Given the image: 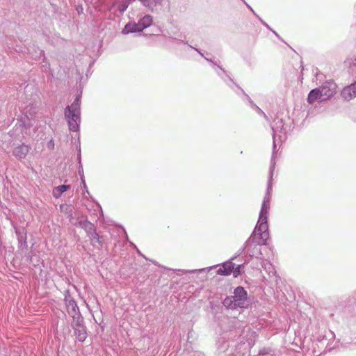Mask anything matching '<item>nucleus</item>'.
<instances>
[{
	"mask_svg": "<svg viewBox=\"0 0 356 356\" xmlns=\"http://www.w3.org/2000/svg\"><path fill=\"white\" fill-rule=\"evenodd\" d=\"M270 208L268 200L263 202L258 222L248 241L247 245L255 248L257 245H266L269 239L268 213Z\"/></svg>",
	"mask_w": 356,
	"mask_h": 356,
	"instance_id": "f257e3e1",
	"label": "nucleus"
},
{
	"mask_svg": "<svg viewBox=\"0 0 356 356\" xmlns=\"http://www.w3.org/2000/svg\"><path fill=\"white\" fill-rule=\"evenodd\" d=\"M79 100L76 99L65 111V115L67 118L70 129L76 131L78 128V120H79Z\"/></svg>",
	"mask_w": 356,
	"mask_h": 356,
	"instance_id": "f03ea898",
	"label": "nucleus"
},
{
	"mask_svg": "<svg viewBox=\"0 0 356 356\" xmlns=\"http://www.w3.org/2000/svg\"><path fill=\"white\" fill-rule=\"evenodd\" d=\"M240 268L239 265L236 267L232 261H226L219 266L217 274L227 276L232 273L236 277L241 274Z\"/></svg>",
	"mask_w": 356,
	"mask_h": 356,
	"instance_id": "7ed1b4c3",
	"label": "nucleus"
},
{
	"mask_svg": "<svg viewBox=\"0 0 356 356\" xmlns=\"http://www.w3.org/2000/svg\"><path fill=\"white\" fill-rule=\"evenodd\" d=\"M319 89L325 100H327L336 93L337 84L334 81H326Z\"/></svg>",
	"mask_w": 356,
	"mask_h": 356,
	"instance_id": "20e7f679",
	"label": "nucleus"
},
{
	"mask_svg": "<svg viewBox=\"0 0 356 356\" xmlns=\"http://www.w3.org/2000/svg\"><path fill=\"white\" fill-rule=\"evenodd\" d=\"M234 293V306L243 307V302L247 300V292L242 286H238L235 289Z\"/></svg>",
	"mask_w": 356,
	"mask_h": 356,
	"instance_id": "39448f33",
	"label": "nucleus"
},
{
	"mask_svg": "<svg viewBox=\"0 0 356 356\" xmlns=\"http://www.w3.org/2000/svg\"><path fill=\"white\" fill-rule=\"evenodd\" d=\"M325 101V99L322 95V92L318 88L312 90L307 97V102L309 104H313L316 102Z\"/></svg>",
	"mask_w": 356,
	"mask_h": 356,
	"instance_id": "423d86ee",
	"label": "nucleus"
},
{
	"mask_svg": "<svg viewBox=\"0 0 356 356\" xmlns=\"http://www.w3.org/2000/svg\"><path fill=\"white\" fill-rule=\"evenodd\" d=\"M30 147L24 144L19 145L13 151V155L18 159H24L29 152Z\"/></svg>",
	"mask_w": 356,
	"mask_h": 356,
	"instance_id": "0eeeda50",
	"label": "nucleus"
},
{
	"mask_svg": "<svg viewBox=\"0 0 356 356\" xmlns=\"http://www.w3.org/2000/svg\"><path fill=\"white\" fill-rule=\"evenodd\" d=\"M343 98L350 100L356 97V82L345 87L341 93Z\"/></svg>",
	"mask_w": 356,
	"mask_h": 356,
	"instance_id": "6e6552de",
	"label": "nucleus"
},
{
	"mask_svg": "<svg viewBox=\"0 0 356 356\" xmlns=\"http://www.w3.org/2000/svg\"><path fill=\"white\" fill-rule=\"evenodd\" d=\"M143 31L139 22H129L125 25L122 31V34H128L129 33L140 32Z\"/></svg>",
	"mask_w": 356,
	"mask_h": 356,
	"instance_id": "1a4fd4ad",
	"label": "nucleus"
},
{
	"mask_svg": "<svg viewBox=\"0 0 356 356\" xmlns=\"http://www.w3.org/2000/svg\"><path fill=\"white\" fill-rule=\"evenodd\" d=\"M70 188V186L68 185H61L58 187H56L53 190V195L56 198H58L61 196L62 193L65 192Z\"/></svg>",
	"mask_w": 356,
	"mask_h": 356,
	"instance_id": "9d476101",
	"label": "nucleus"
},
{
	"mask_svg": "<svg viewBox=\"0 0 356 356\" xmlns=\"http://www.w3.org/2000/svg\"><path fill=\"white\" fill-rule=\"evenodd\" d=\"M138 22L143 30L152 24V18L150 15H145Z\"/></svg>",
	"mask_w": 356,
	"mask_h": 356,
	"instance_id": "9b49d317",
	"label": "nucleus"
},
{
	"mask_svg": "<svg viewBox=\"0 0 356 356\" xmlns=\"http://www.w3.org/2000/svg\"><path fill=\"white\" fill-rule=\"evenodd\" d=\"M223 304L225 307L232 308V309H234L236 307V306H234V301L233 299V296L231 298H229V297L226 298L223 301Z\"/></svg>",
	"mask_w": 356,
	"mask_h": 356,
	"instance_id": "f8f14e48",
	"label": "nucleus"
}]
</instances>
